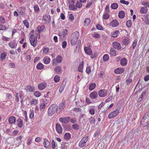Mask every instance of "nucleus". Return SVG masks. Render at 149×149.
<instances>
[{
    "label": "nucleus",
    "instance_id": "nucleus-20",
    "mask_svg": "<svg viewBox=\"0 0 149 149\" xmlns=\"http://www.w3.org/2000/svg\"><path fill=\"white\" fill-rule=\"evenodd\" d=\"M98 94L96 91H93L90 94V97L92 99L96 98L97 97Z\"/></svg>",
    "mask_w": 149,
    "mask_h": 149
},
{
    "label": "nucleus",
    "instance_id": "nucleus-9",
    "mask_svg": "<svg viewBox=\"0 0 149 149\" xmlns=\"http://www.w3.org/2000/svg\"><path fill=\"white\" fill-rule=\"evenodd\" d=\"M70 118L69 116H67L65 117H61L59 118V120L60 121L64 123H68Z\"/></svg>",
    "mask_w": 149,
    "mask_h": 149
},
{
    "label": "nucleus",
    "instance_id": "nucleus-58",
    "mask_svg": "<svg viewBox=\"0 0 149 149\" xmlns=\"http://www.w3.org/2000/svg\"><path fill=\"white\" fill-rule=\"evenodd\" d=\"M120 2L122 3H123L127 5H128L129 3L128 1H125L124 0H121L120 1Z\"/></svg>",
    "mask_w": 149,
    "mask_h": 149
},
{
    "label": "nucleus",
    "instance_id": "nucleus-54",
    "mask_svg": "<svg viewBox=\"0 0 149 149\" xmlns=\"http://www.w3.org/2000/svg\"><path fill=\"white\" fill-rule=\"evenodd\" d=\"M142 4L143 6H146L147 7H149V2H143L142 3Z\"/></svg>",
    "mask_w": 149,
    "mask_h": 149
},
{
    "label": "nucleus",
    "instance_id": "nucleus-16",
    "mask_svg": "<svg viewBox=\"0 0 149 149\" xmlns=\"http://www.w3.org/2000/svg\"><path fill=\"white\" fill-rule=\"evenodd\" d=\"M66 79L65 78V79L63 81V83L60 88L59 91L60 93H61V92H62L63 91V90L64 87L66 84Z\"/></svg>",
    "mask_w": 149,
    "mask_h": 149
},
{
    "label": "nucleus",
    "instance_id": "nucleus-6",
    "mask_svg": "<svg viewBox=\"0 0 149 149\" xmlns=\"http://www.w3.org/2000/svg\"><path fill=\"white\" fill-rule=\"evenodd\" d=\"M119 111L118 109H116L115 110L110 113L108 115V118L109 119H111L113 117H115L117 116Z\"/></svg>",
    "mask_w": 149,
    "mask_h": 149
},
{
    "label": "nucleus",
    "instance_id": "nucleus-51",
    "mask_svg": "<svg viewBox=\"0 0 149 149\" xmlns=\"http://www.w3.org/2000/svg\"><path fill=\"white\" fill-rule=\"evenodd\" d=\"M41 93L39 91H36L34 92V95L36 97H39L41 95Z\"/></svg>",
    "mask_w": 149,
    "mask_h": 149
},
{
    "label": "nucleus",
    "instance_id": "nucleus-7",
    "mask_svg": "<svg viewBox=\"0 0 149 149\" xmlns=\"http://www.w3.org/2000/svg\"><path fill=\"white\" fill-rule=\"evenodd\" d=\"M113 47L115 49L119 50L121 48V46L120 43L117 41H114L112 44Z\"/></svg>",
    "mask_w": 149,
    "mask_h": 149
},
{
    "label": "nucleus",
    "instance_id": "nucleus-63",
    "mask_svg": "<svg viewBox=\"0 0 149 149\" xmlns=\"http://www.w3.org/2000/svg\"><path fill=\"white\" fill-rule=\"evenodd\" d=\"M93 37L95 38H99L100 37V35L97 33H94L93 34Z\"/></svg>",
    "mask_w": 149,
    "mask_h": 149
},
{
    "label": "nucleus",
    "instance_id": "nucleus-19",
    "mask_svg": "<svg viewBox=\"0 0 149 149\" xmlns=\"http://www.w3.org/2000/svg\"><path fill=\"white\" fill-rule=\"evenodd\" d=\"M17 126L19 128L22 127L23 125V121L20 118L17 120Z\"/></svg>",
    "mask_w": 149,
    "mask_h": 149
},
{
    "label": "nucleus",
    "instance_id": "nucleus-12",
    "mask_svg": "<svg viewBox=\"0 0 149 149\" xmlns=\"http://www.w3.org/2000/svg\"><path fill=\"white\" fill-rule=\"evenodd\" d=\"M22 91H21L19 93H16L15 100L17 102H18L19 101V98H20L21 102L23 101L22 99Z\"/></svg>",
    "mask_w": 149,
    "mask_h": 149
},
{
    "label": "nucleus",
    "instance_id": "nucleus-21",
    "mask_svg": "<svg viewBox=\"0 0 149 149\" xmlns=\"http://www.w3.org/2000/svg\"><path fill=\"white\" fill-rule=\"evenodd\" d=\"M124 71V69L123 68H118L115 70V72L117 74H121L123 73Z\"/></svg>",
    "mask_w": 149,
    "mask_h": 149
},
{
    "label": "nucleus",
    "instance_id": "nucleus-33",
    "mask_svg": "<svg viewBox=\"0 0 149 149\" xmlns=\"http://www.w3.org/2000/svg\"><path fill=\"white\" fill-rule=\"evenodd\" d=\"M96 85L95 83H91L90 85L89 89L91 90L92 91L94 89L95 87H96Z\"/></svg>",
    "mask_w": 149,
    "mask_h": 149
},
{
    "label": "nucleus",
    "instance_id": "nucleus-47",
    "mask_svg": "<svg viewBox=\"0 0 149 149\" xmlns=\"http://www.w3.org/2000/svg\"><path fill=\"white\" fill-rule=\"evenodd\" d=\"M72 127L73 129L75 130H78L79 128V125L77 124L73 125H72Z\"/></svg>",
    "mask_w": 149,
    "mask_h": 149
},
{
    "label": "nucleus",
    "instance_id": "nucleus-57",
    "mask_svg": "<svg viewBox=\"0 0 149 149\" xmlns=\"http://www.w3.org/2000/svg\"><path fill=\"white\" fill-rule=\"evenodd\" d=\"M6 29V27L5 25L0 24V30H3Z\"/></svg>",
    "mask_w": 149,
    "mask_h": 149
},
{
    "label": "nucleus",
    "instance_id": "nucleus-2",
    "mask_svg": "<svg viewBox=\"0 0 149 149\" xmlns=\"http://www.w3.org/2000/svg\"><path fill=\"white\" fill-rule=\"evenodd\" d=\"M58 107L56 104H53L51 105L49 107L48 111V115L49 116L53 115L56 112L57 113Z\"/></svg>",
    "mask_w": 149,
    "mask_h": 149
},
{
    "label": "nucleus",
    "instance_id": "nucleus-14",
    "mask_svg": "<svg viewBox=\"0 0 149 149\" xmlns=\"http://www.w3.org/2000/svg\"><path fill=\"white\" fill-rule=\"evenodd\" d=\"M149 120V111H148L145 113L143 117L142 120L141 121V124H142L143 122H145V120Z\"/></svg>",
    "mask_w": 149,
    "mask_h": 149
},
{
    "label": "nucleus",
    "instance_id": "nucleus-35",
    "mask_svg": "<svg viewBox=\"0 0 149 149\" xmlns=\"http://www.w3.org/2000/svg\"><path fill=\"white\" fill-rule=\"evenodd\" d=\"M7 53L5 52H4L1 54L0 58L2 60L5 59L7 55Z\"/></svg>",
    "mask_w": 149,
    "mask_h": 149
},
{
    "label": "nucleus",
    "instance_id": "nucleus-3",
    "mask_svg": "<svg viewBox=\"0 0 149 149\" xmlns=\"http://www.w3.org/2000/svg\"><path fill=\"white\" fill-rule=\"evenodd\" d=\"M37 39V37L34 34L31 35L30 38L29 40L31 44L33 47H35L36 45Z\"/></svg>",
    "mask_w": 149,
    "mask_h": 149
},
{
    "label": "nucleus",
    "instance_id": "nucleus-39",
    "mask_svg": "<svg viewBox=\"0 0 149 149\" xmlns=\"http://www.w3.org/2000/svg\"><path fill=\"white\" fill-rule=\"evenodd\" d=\"M62 60V58L61 56L60 55H58L56 58L57 62L58 63H61Z\"/></svg>",
    "mask_w": 149,
    "mask_h": 149
},
{
    "label": "nucleus",
    "instance_id": "nucleus-34",
    "mask_svg": "<svg viewBox=\"0 0 149 149\" xmlns=\"http://www.w3.org/2000/svg\"><path fill=\"white\" fill-rule=\"evenodd\" d=\"M82 6V4L81 2H79V1H77L76 3V5L75 6L76 7V10L77 9V8H80Z\"/></svg>",
    "mask_w": 149,
    "mask_h": 149
},
{
    "label": "nucleus",
    "instance_id": "nucleus-23",
    "mask_svg": "<svg viewBox=\"0 0 149 149\" xmlns=\"http://www.w3.org/2000/svg\"><path fill=\"white\" fill-rule=\"evenodd\" d=\"M127 62V59L125 58H123L120 60V64L121 65H126Z\"/></svg>",
    "mask_w": 149,
    "mask_h": 149
},
{
    "label": "nucleus",
    "instance_id": "nucleus-18",
    "mask_svg": "<svg viewBox=\"0 0 149 149\" xmlns=\"http://www.w3.org/2000/svg\"><path fill=\"white\" fill-rule=\"evenodd\" d=\"M84 50L87 54L90 55L92 54L93 52L90 48L86 47H84Z\"/></svg>",
    "mask_w": 149,
    "mask_h": 149
},
{
    "label": "nucleus",
    "instance_id": "nucleus-45",
    "mask_svg": "<svg viewBox=\"0 0 149 149\" xmlns=\"http://www.w3.org/2000/svg\"><path fill=\"white\" fill-rule=\"evenodd\" d=\"M34 11L35 13H38V11H39V8L38 6L37 5H36L34 6Z\"/></svg>",
    "mask_w": 149,
    "mask_h": 149
},
{
    "label": "nucleus",
    "instance_id": "nucleus-29",
    "mask_svg": "<svg viewBox=\"0 0 149 149\" xmlns=\"http://www.w3.org/2000/svg\"><path fill=\"white\" fill-rule=\"evenodd\" d=\"M125 15V13L124 11H121L118 13V16L121 19L124 18Z\"/></svg>",
    "mask_w": 149,
    "mask_h": 149
},
{
    "label": "nucleus",
    "instance_id": "nucleus-32",
    "mask_svg": "<svg viewBox=\"0 0 149 149\" xmlns=\"http://www.w3.org/2000/svg\"><path fill=\"white\" fill-rule=\"evenodd\" d=\"M54 71L57 74H59L61 72V68L60 66H58L55 68Z\"/></svg>",
    "mask_w": 149,
    "mask_h": 149
},
{
    "label": "nucleus",
    "instance_id": "nucleus-8",
    "mask_svg": "<svg viewBox=\"0 0 149 149\" xmlns=\"http://www.w3.org/2000/svg\"><path fill=\"white\" fill-rule=\"evenodd\" d=\"M107 90L104 89H101L98 92V95L101 97H104L107 95Z\"/></svg>",
    "mask_w": 149,
    "mask_h": 149
},
{
    "label": "nucleus",
    "instance_id": "nucleus-26",
    "mask_svg": "<svg viewBox=\"0 0 149 149\" xmlns=\"http://www.w3.org/2000/svg\"><path fill=\"white\" fill-rule=\"evenodd\" d=\"M43 20L47 23H49L51 21V17L49 15L44 16L43 17Z\"/></svg>",
    "mask_w": 149,
    "mask_h": 149
},
{
    "label": "nucleus",
    "instance_id": "nucleus-49",
    "mask_svg": "<svg viewBox=\"0 0 149 149\" xmlns=\"http://www.w3.org/2000/svg\"><path fill=\"white\" fill-rule=\"evenodd\" d=\"M23 23L24 25L26 26V27L27 28H29V23L28 21L27 20L25 19L23 21Z\"/></svg>",
    "mask_w": 149,
    "mask_h": 149
},
{
    "label": "nucleus",
    "instance_id": "nucleus-43",
    "mask_svg": "<svg viewBox=\"0 0 149 149\" xmlns=\"http://www.w3.org/2000/svg\"><path fill=\"white\" fill-rule=\"evenodd\" d=\"M45 102V101H44L41 103L40 106V109H43L46 106Z\"/></svg>",
    "mask_w": 149,
    "mask_h": 149
},
{
    "label": "nucleus",
    "instance_id": "nucleus-59",
    "mask_svg": "<svg viewBox=\"0 0 149 149\" xmlns=\"http://www.w3.org/2000/svg\"><path fill=\"white\" fill-rule=\"evenodd\" d=\"M89 112L91 114H94L95 113V109L93 108L89 110Z\"/></svg>",
    "mask_w": 149,
    "mask_h": 149
},
{
    "label": "nucleus",
    "instance_id": "nucleus-24",
    "mask_svg": "<svg viewBox=\"0 0 149 149\" xmlns=\"http://www.w3.org/2000/svg\"><path fill=\"white\" fill-rule=\"evenodd\" d=\"M26 90L28 91H33L35 90V87L31 86H26Z\"/></svg>",
    "mask_w": 149,
    "mask_h": 149
},
{
    "label": "nucleus",
    "instance_id": "nucleus-30",
    "mask_svg": "<svg viewBox=\"0 0 149 149\" xmlns=\"http://www.w3.org/2000/svg\"><path fill=\"white\" fill-rule=\"evenodd\" d=\"M44 62L45 64L49 63L50 61V58L48 56L45 57L43 59Z\"/></svg>",
    "mask_w": 149,
    "mask_h": 149
},
{
    "label": "nucleus",
    "instance_id": "nucleus-48",
    "mask_svg": "<svg viewBox=\"0 0 149 149\" xmlns=\"http://www.w3.org/2000/svg\"><path fill=\"white\" fill-rule=\"evenodd\" d=\"M70 134L69 133H66L64 135V138L67 139H69L70 137Z\"/></svg>",
    "mask_w": 149,
    "mask_h": 149
},
{
    "label": "nucleus",
    "instance_id": "nucleus-5",
    "mask_svg": "<svg viewBox=\"0 0 149 149\" xmlns=\"http://www.w3.org/2000/svg\"><path fill=\"white\" fill-rule=\"evenodd\" d=\"M68 1L69 4V8L72 10H76V7L74 5L75 0H68Z\"/></svg>",
    "mask_w": 149,
    "mask_h": 149
},
{
    "label": "nucleus",
    "instance_id": "nucleus-46",
    "mask_svg": "<svg viewBox=\"0 0 149 149\" xmlns=\"http://www.w3.org/2000/svg\"><path fill=\"white\" fill-rule=\"evenodd\" d=\"M37 103V100L36 99H33L30 102V104L31 105H35Z\"/></svg>",
    "mask_w": 149,
    "mask_h": 149
},
{
    "label": "nucleus",
    "instance_id": "nucleus-53",
    "mask_svg": "<svg viewBox=\"0 0 149 149\" xmlns=\"http://www.w3.org/2000/svg\"><path fill=\"white\" fill-rule=\"evenodd\" d=\"M109 58V56L108 54H106L104 55L103 57V59L105 61L108 60Z\"/></svg>",
    "mask_w": 149,
    "mask_h": 149
},
{
    "label": "nucleus",
    "instance_id": "nucleus-37",
    "mask_svg": "<svg viewBox=\"0 0 149 149\" xmlns=\"http://www.w3.org/2000/svg\"><path fill=\"white\" fill-rule=\"evenodd\" d=\"M123 44L125 45H127L129 43V39L128 38L124 39L123 42Z\"/></svg>",
    "mask_w": 149,
    "mask_h": 149
},
{
    "label": "nucleus",
    "instance_id": "nucleus-31",
    "mask_svg": "<svg viewBox=\"0 0 149 149\" xmlns=\"http://www.w3.org/2000/svg\"><path fill=\"white\" fill-rule=\"evenodd\" d=\"M109 17V15L107 12H104L103 15V18L104 19H107Z\"/></svg>",
    "mask_w": 149,
    "mask_h": 149
},
{
    "label": "nucleus",
    "instance_id": "nucleus-60",
    "mask_svg": "<svg viewBox=\"0 0 149 149\" xmlns=\"http://www.w3.org/2000/svg\"><path fill=\"white\" fill-rule=\"evenodd\" d=\"M97 29L99 30H103V28L102 26L100 24L97 25L96 26Z\"/></svg>",
    "mask_w": 149,
    "mask_h": 149
},
{
    "label": "nucleus",
    "instance_id": "nucleus-61",
    "mask_svg": "<svg viewBox=\"0 0 149 149\" xmlns=\"http://www.w3.org/2000/svg\"><path fill=\"white\" fill-rule=\"evenodd\" d=\"M49 51V49L48 48H45L44 49L43 52L44 53L47 54Z\"/></svg>",
    "mask_w": 149,
    "mask_h": 149
},
{
    "label": "nucleus",
    "instance_id": "nucleus-56",
    "mask_svg": "<svg viewBox=\"0 0 149 149\" xmlns=\"http://www.w3.org/2000/svg\"><path fill=\"white\" fill-rule=\"evenodd\" d=\"M137 40L135 39L132 44V48L133 49H134L137 44Z\"/></svg>",
    "mask_w": 149,
    "mask_h": 149
},
{
    "label": "nucleus",
    "instance_id": "nucleus-28",
    "mask_svg": "<svg viewBox=\"0 0 149 149\" xmlns=\"http://www.w3.org/2000/svg\"><path fill=\"white\" fill-rule=\"evenodd\" d=\"M120 33V32L119 30H116L114 32H113L111 34V36L113 37H117Z\"/></svg>",
    "mask_w": 149,
    "mask_h": 149
},
{
    "label": "nucleus",
    "instance_id": "nucleus-27",
    "mask_svg": "<svg viewBox=\"0 0 149 149\" xmlns=\"http://www.w3.org/2000/svg\"><path fill=\"white\" fill-rule=\"evenodd\" d=\"M148 9L146 7H141L140 10V12L142 14H144L148 11Z\"/></svg>",
    "mask_w": 149,
    "mask_h": 149
},
{
    "label": "nucleus",
    "instance_id": "nucleus-22",
    "mask_svg": "<svg viewBox=\"0 0 149 149\" xmlns=\"http://www.w3.org/2000/svg\"><path fill=\"white\" fill-rule=\"evenodd\" d=\"M8 121L10 124H13L15 122L16 118L14 116H11L9 118Z\"/></svg>",
    "mask_w": 149,
    "mask_h": 149
},
{
    "label": "nucleus",
    "instance_id": "nucleus-4",
    "mask_svg": "<svg viewBox=\"0 0 149 149\" xmlns=\"http://www.w3.org/2000/svg\"><path fill=\"white\" fill-rule=\"evenodd\" d=\"M88 140V136L83 138L79 143V146L81 148H82L86 145V143Z\"/></svg>",
    "mask_w": 149,
    "mask_h": 149
},
{
    "label": "nucleus",
    "instance_id": "nucleus-36",
    "mask_svg": "<svg viewBox=\"0 0 149 149\" xmlns=\"http://www.w3.org/2000/svg\"><path fill=\"white\" fill-rule=\"evenodd\" d=\"M91 22V20L89 18H88L85 19L84 22V25L86 26L88 25Z\"/></svg>",
    "mask_w": 149,
    "mask_h": 149
},
{
    "label": "nucleus",
    "instance_id": "nucleus-13",
    "mask_svg": "<svg viewBox=\"0 0 149 149\" xmlns=\"http://www.w3.org/2000/svg\"><path fill=\"white\" fill-rule=\"evenodd\" d=\"M45 29V27L44 25H42L41 26H38L37 28V34L38 36H39V38L40 37V34L41 31H42L44 29Z\"/></svg>",
    "mask_w": 149,
    "mask_h": 149
},
{
    "label": "nucleus",
    "instance_id": "nucleus-25",
    "mask_svg": "<svg viewBox=\"0 0 149 149\" xmlns=\"http://www.w3.org/2000/svg\"><path fill=\"white\" fill-rule=\"evenodd\" d=\"M43 145L45 148H47L49 147L50 143L48 140L47 139H46L44 140V142L43 143Z\"/></svg>",
    "mask_w": 149,
    "mask_h": 149
},
{
    "label": "nucleus",
    "instance_id": "nucleus-52",
    "mask_svg": "<svg viewBox=\"0 0 149 149\" xmlns=\"http://www.w3.org/2000/svg\"><path fill=\"white\" fill-rule=\"evenodd\" d=\"M126 25L127 26L130 28L132 26V21L131 20H128L126 22Z\"/></svg>",
    "mask_w": 149,
    "mask_h": 149
},
{
    "label": "nucleus",
    "instance_id": "nucleus-38",
    "mask_svg": "<svg viewBox=\"0 0 149 149\" xmlns=\"http://www.w3.org/2000/svg\"><path fill=\"white\" fill-rule=\"evenodd\" d=\"M144 22L147 24H149V15H146L145 16Z\"/></svg>",
    "mask_w": 149,
    "mask_h": 149
},
{
    "label": "nucleus",
    "instance_id": "nucleus-50",
    "mask_svg": "<svg viewBox=\"0 0 149 149\" xmlns=\"http://www.w3.org/2000/svg\"><path fill=\"white\" fill-rule=\"evenodd\" d=\"M0 23L2 24H4L6 23L5 19L3 17H0Z\"/></svg>",
    "mask_w": 149,
    "mask_h": 149
},
{
    "label": "nucleus",
    "instance_id": "nucleus-40",
    "mask_svg": "<svg viewBox=\"0 0 149 149\" xmlns=\"http://www.w3.org/2000/svg\"><path fill=\"white\" fill-rule=\"evenodd\" d=\"M89 119L91 124H94L95 123V120L94 117H91Z\"/></svg>",
    "mask_w": 149,
    "mask_h": 149
},
{
    "label": "nucleus",
    "instance_id": "nucleus-1",
    "mask_svg": "<svg viewBox=\"0 0 149 149\" xmlns=\"http://www.w3.org/2000/svg\"><path fill=\"white\" fill-rule=\"evenodd\" d=\"M79 37V34L78 32H74L70 37V40L71 44L73 45L75 44Z\"/></svg>",
    "mask_w": 149,
    "mask_h": 149
},
{
    "label": "nucleus",
    "instance_id": "nucleus-64",
    "mask_svg": "<svg viewBox=\"0 0 149 149\" xmlns=\"http://www.w3.org/2000/svg\"><path fill=\"white\" fill-rule=\"evenodd\" d=\"M100 131L98 130L95 132L94 135V136L96 137L99 134Z\"/></svg>",
    "mask_w": 149,
    "mask_h": 149
},
{
    "label": "nucleus",
    "instance_id": "nucleus-11",
    "mask_svg": "<svg viewBox=\"0 0 149 149\" xmlns=\"http://www.w3.org/2000/svg\"><path fill=\"white\" fill-rule=\"evenodd\" d=\"M56 129L57 132L59 134H62L63 132L62 128L59 123H57L56 125Z\"/></svg>",
    "mask_w": 149,
    "mask_h": 149
},
{
    "label": "nucleus",
    "instance_id": "nucleus-17",
    "mask_svg": "<svg viewBox=\"0 0 149 149\" xmlns=\"http://www.w3.org/2000/svg\"><path fill=\"white\" fill-rule=\"evenodd\" d=\"M110 26L113 27H116L119 25V23L116 19L113 20L110 23Z\"/></svg>",
    "mask_w": 149,
    "mask_h": 149
},
{
    "label": "nucleus",
    "instance_id": "nucleus-41",
    "mask_svg": "<svg viewBox=\"0 0 149 149\" xmlns=\"http://www.w3.org/2000/svg\"><path fill=\"white\" fill-rule=\"evenodd\" d=\"M110 54L112 56H115L116 54V51L113 49H111L110 51Z\"/></svg>",
    "mask_w": 149,
    "mask_h": 149
},
{
    "label": "nucleus",
    "instance_id": "nucleus-44",
    "mask_svg": "<svg viewBox=\"0 0 149 149\" xmlns=\"http://www.w3.org/2000/svg\"><path fill=\"white\" fill-rule=\"evenodd\" d=\"M54 79L55 82H58L60 80V77L58 75H56L54 77Z\"/></svg>",
    "mask_w": 149,
    "mask_h": 149
},
{
    "label": "nucleus",
    "instance_id": "nucleus-15",
    "mask_svg": "<svg viewBox=\"0 0 149 149\" xmlns=\"http://www.w3.org/2000/svg\"><path fill=\"white\" fill-rule=\"evenodd\" d=\"M46 87L47 84L45 82L41 83L38 86V88L40 90L44 89Z\"/></svg>",
    "mask_w": 149,
    "mask_h": 149
},
{
    "label": "nucleus",
    "instance_id": "nucleus-10",
    "mask_svg": "<svg viewBox=\"0 0 149 149\" xmlns=\"http://www.w3.org/2000/svg\"><path fill=\"white\" fill-rule=\"evenodd\" d=\"M65 102L63 101L59 105L58 108V110L57 113H59L62 110H63L65 107Z\"/></svg>",
    "mask_w": 149,
    "mask_h": 149
},
{
    "label": "nucleus",
    "instance_id": "nucleus-42",
    "mask_svg": "<svg viewBox=\"0 0 149 149\" xmlns=\"http://www.w3.org/2000/svg\"><path fill=\"white\" fill-rule=\"evenodd\" d=\"M118 7V5L116 3H112L111 6V7L112 9H117Z\"/></svg>",
    "mask_w": 149,
    "mask_h": 149
},
{
    "label": "nucleus",
    "instance_id": "nucleus-55",
    "mask_svg": "<svg viewBox=\"0 0 149 149\" xmlns=\"http://www.w3.org/2000/svg\"><path fill=\"white\" fill-rule=\"evenodd\" d=\"M52 146L53 149H56L57 147L56 145L55 144V142L54 140L52 141Z\"/></svg>",
    "mask_w": 149,
    "mask_h": 149
},
{
    "label": "nucleus",
    "instance_id": "nucleus-62",
    "mask_svg": "<svg viewBox=\"0 0 149 149\" xmlns=\"http://www.w3.org/2000/svg\"><path fill=\"white\" fill-rule=\"evenodd\" d=\"M9 46L12 48H14L15 47V44L14 43L10 42L9 43Z\"/></svg>",
    "mask_w": 149,
    "mask_h": 149
}]
</instances>
